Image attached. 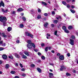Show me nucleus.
<instances>
[{
  "instance_id": "nucleus-33",
  "label": "nucleus",
  "mask_w": 78,
  "mask_h": 78,
  "mask_svg": "<svg viewBox=\"0 0 78 78\" xmlns=\"http://www.w3.org/2000/svg\"><path fill=\"white\" fill-rule=\"evenodd\" d=\"M41 58L42 59H43V60H44V59H45V57L44 56H41Z\"/></svg>"
},
{
  "instance_id": "nucleus-54",
  "label": "nucleus",
  "mask_w": 78,
  "mask_h": 78,
  "mask_svg": "<svg viewBox=\"0 0 78 78\" xmlns=\"http://www.w3.org/2000/svg\"><path fill=\"white\" fill-rule=\"evenodd\" d=\"M15 65L16 66V67H17V66H18V63H15Z\"/></svg>"
},
{
  "instance_id": "nucleus-13",
  "label": "nucleus",
  "mask_w": 78,
  "mask_h": 78,
  "mask_svg": "<svg viewBox=\"0 0 78 78\" xmlns=\"http://www.w3.org/2000/svg\"><path fill=\"white\" fill-rule=\"evenodd\" d=\"M27 46L28 48H31L32 47V46H31V44H27Z\"/></svg>"
},
{
  "instance_id": "nucleus-14",
  "label": "nucleus",
  "mask_w": 78,
  "mask_h": 78,
  "mask_svg": "<svg viewBox=\"0 0 78 78\" xmlns=\"http://www.w3.org/2000/svg\"><path fill=\"white\" fill-rule=\"evenodd\" d=\"M2 10L3 12L6 13L8 12V10H5L3 9H2Z\"/></svg>"
},
{
  "instance_id": "nucleus-2",
  "label": "nucleus",
  "mask_w": 78,
  "mask_h": 78,
  "mask_svg": "<svg viewBox=\"0 0 78 78\" xmlns=\"http://www.w3.org/2000/svg\"><path fill=\"white\" fill-rule=\"evenodd\" d=\"M25 35L27 36H29V37H30L32 38L33 37V35L32 34H30L29 32H25Z\"/></svg>"
},
{
  "instance_id": "nucleus-57",
  "label": "nucleus",
  "mask_w": 78,
  "mask_h": 78,
  "mask_svg": "<svg viewBox=\"0 0 78 78\" xmlns=\"http://www.w3.org/2000/svg\"><path fill=\"white\" fill-rule=\"evenodd\" d=\"M51 26L52 27H55V25H54L53 24H51Z\"/></svg>"
},
{
  "instance_id": "nucleus-45",
  "label": "nucleus",
  "mask_w": 78,
  "mask_h": 78,
  "mask_svg": "<svg viewBox=\"0 0 78 78\" xmlns=\"http://www.w3.org/2000/svg\"><path fill=\"white\" fill-rule=\"evenodd\" d=\"M38 55H39V56H41V53L40 52H38Z\"/></svg>"
},
{
  "instance_id": "nucleus-8",
  "label": "nucleus",
  "mask_w": 78,
  "mask_h": 78,
  "mask_svg": "<svg viewBox=\"0 0 78 78\" xmlns=\"http://www.w3.org/2000/svg\"><path fill=\"white\" fill-rule=\"evenodd\" d=\"M24 53L25 54V55H26L28 56H29V53H30V52L27 51H25L24 52Z\"/></svg>"
},
{
  "instance_id": "nucleus-38",
  "label": "nucleus",
  "mask_w": 78,
  "mask_h": 78,
  "mask_svg": "<svg viewBox=\"0 0 78 78\" xmlns=\"http://www.w3.org/2000/svg\"><path fill=\"white\" fill-rule=\"evenodd\" d=\"M5 49V48H2V47L0 48V51H2V50H3Z\"/></svg>"
},
{
  "instance_id": "nucleus-4",
  "label": "nucleus",
  "mask_w": 78,
  "mask_h": 78,
  "mask_svg": "<svg viewBox=\"0 0 78 78\" xmlns=\"http://www.w3.org/2000/svg\"><path fill=\"white\" fill-rule=\"evenodd\" d=\"M2 6H3V7H5V4L3 2V1H1V3H0V8Z\"/></svg>"
},
{
  "instance_id": "nucleus-53",
  "label": "nucleus",
  "mask_w": 78,
  "mask_h": 78,
  "mask_svg": "<svg viewBox=\"0 0 78 78\" xmlns=\"http://www.w3.org/2000/svg\"><path fill=\"white\" fill-rule=\"evenodd\" d=\"M57 55L58 56H59L60 55H61V54L60 53H58L57 54Z\"/></svg>"
},
{
  "instance_id": "nucleus-5",
  "label": "nucleus",
  "mask_w": 78,
  "mask_h": 78,
  "mask_svg": "<svg viewBox=\"0 0 78 78\" xmlns=\"http://www.w3.org/2000/svg\"><path fill=\"white\" fill-rule=\"evenodd\" d=\"M14 55L16 58H20V55L17 53L14 54Z\"/></svg>"
},
{
  "instance_id": "nucleus-49",
  "label": "nucleus",
  "mask_w": 78,
  "mask_h": 78,
  "mask_svg": "<svg viewBox=\"0 0 78 78\" xmlns=\"http://www.w3.org/2000/svg\"><path fill=\"white\" fill-rule=\"evenodd\" d=\"M21 71H23V72H24L25 70V69L24 68H22L21 69Z\"/></svg>"
},
{
  "instance_id": "nucleus-3",
  "label": "nucleus",
  "mask_w": 78,
  "mask_h": 78,
  "mask_svg": "<svg viewBox=\"0 0 78 78\" xmlns=\"http://www.w3.org/2000/svg\"><path fill=\"white\" fill-rule=\"evenodd\" d=\"M69 41H70V44H71L72 45H74V40L72 39H70Z\"/></svg>"
},
{
  "instance_id": "nucleus-6",
  "label": "nucleus",
  "mask_w": 78,
  "mask_h": 78,
  "mask_svg": "<svg viewBox=\"0 0 78 78\" xmlns=\"http://www.w3.org/2000/svg\"><path fill=\"white\" fill-rule=\"evenodd\" d=\"M60 67V71H62L63 69H66V67L64 66H61Z\"/></svg>"
},
{
  "instance_id": "nucleus-31",
  "label": "nucleus",
  "mask_w": 78,
  "mask_h": 78,
  "mask_svg": "<svg viewBox=\"0 0 78 78\" xmlns=\"http://www.w3.org/2000/svg\"><path fill=\"white\" fill-rule=\"evenodd\" d=\"M66 76H70L71 75V74H70L69 73H66Z\"/></svg>"
},
{
  "instance_id": "nucleus-56",
  "label": "nucleus",
  "mask_w": 78,
  "mask_h": 78,
  "mask_svg": "<svg viewBox=\"0 0 78 78\" xmlns=\"http://www.w3.org/2000/svg\"><path fill=\"white\" fill-rule=\"evenodd\" d=\"M44 45H45V44H41V46L42 47H44Z\"/></svg>"
},
{
  "instance_id": "nucleus-16",
  "label": "nucleus",
  "mask_w": 78,
  "mask_h": 78,
  "mask_svg": "<svg viewBox=\"0 0 78 78\" xmlns=\"http://www.w3.org/2000/svg\"><path fill=\"white\" fill-rule=\"evenodd\" d=\"M37 69L38 72H39V73H41V69L40 68H37Z\"/></svg>"
},
{
  "instance_id": "nucleus-44",
  "label": "nucleus",
  "mask_w": 78,
  "mask_h": 78,
  "mask_svg": "<svg viewBox=\"0 0 78 78\" xmlns=\"http://www.w3.org/2000/svg\"><path fill=\"white\" fill-rule=\"evenodd\" d=\"M49 75H51L52 76H53V74L51 73H49Z\"/></svg>"
},
{
  "instance_id": "nucleus-59",
  "label": "nucleus",
  "mask_w": 78,
  "mask_h": 78,
  "mask_svg": "<svg viewBox=\"0 0 78 78\" xmlns=\"http://www.w3.org/2000/svg\"><path fill=\"white\" fill-rule=\"evenodd\" d=\"M52 14L53 15V14H55V12L54 11H53L52 12Z\"/></svg>"
},
{
  "instance_id": "nucleus-24",
  "label": "nucleus",
  "mask_w": 78,
  "mask_h": 78,
  "mask_svg": "<svg viewBox=\"0 0 78 78\" xmlns=\"http://www.w3.org/2000/svg\"><path fill=\"white\" fill-rule=\"evenodd\" d=\"M37 18L38 19H41V15L38 16L37 17Z\"/></svg>"
},
{
  "instance_id": "nucleus-30",
  "label": "nucleus",
  "mask_w": 78,
  "mask_h": 78,
  "mask_svg": "<svg viewBox=\"0 0 78 78\" xmlns=\"http://www.w3.org/2000/svg\"><path fill=\"white\" fill-rule=\"evenodd\" d=\"M71 38L72 39H75V37L73 35H72L71 36Z\"/></svg>"
},
{
  "instance_id": "nucleus-35",
  "label": "nucleus",
  "mask_w": 78,
  "mask_h": 78,
  "mask_svg": "<svg viewBox=\"0 0 78 78\" xmlns=\"http://www.w3.org/2000/svg\"><path fill=\"white\" fill-rule=\"evenodd\" d=\"M62 3L64 5H67V3H66V2L64 1L62 2Z\"/></svg>"
},
{
  "instance_id": "nucleus-20",
  "label": "nucleus",
  "mask_w": 78,
  "mask_h": 78,
  "mask_svg": "<svg viewBox=\"0 0 78 78\" xmlns=\"http://www.w3.org/2000/svg\"><path fill=\"white\" fill-rule=\"evenodd\" d=\"M17 11L19 12V11H23V9L22 8H20V9H19L17 10Z\"/></svg>"
},
{
  "instance_id": "nucleus-23",
  "label": "nucleus",
  "mask_w": 78,
  "mask_h": 78,
  "mask_svg": "<svg viewBox=\"0 0 78 78\" xmlns=\"http://www.w3.org/2000/svg\"><path fill=\"white\" fill-rule=\"evenodd\" d=\"M2 36H3V37H7V36L6 35H5V33H3L2 34Z\"/></svg>"
},
{
  "instance_id": "nucleus-37",
  "label": "nucleus",
  "mask_w": 78,
  "mask_h": 78,
  "mask_svg": "<svg viewBox=\"0 0 78 78\" xmlns=\"http://www.w3.org/2000/svg\"><path fill=\"white\" fill-rule=\"evenodd\" d=\"M58 33V31L57 30H56L55 32H54V34L55 35H57V34Z\"/></svg>"
},
{
  "instance_id": "nucleus-21",
  "label": "nucleus",
  "mask_w": 78,
  "mask_h": 78,
  "mask_svg": "<svg viewBox=\"0 0 78 78\" xmlns=\"http://www.w3.org/2000/svg\"><path fill=\"white\" fill-rule=\"evenodd\" d=\"M22 58H23L24 59H27V57L25 55H23V56L22 57Z\"/></svg>"
},
{
  "instance_id": "nucleus-10",
  "label": "nucleus",
  "mask_w": 78,
  "mask_h": 78,
  "mask_svg": "<svg viewBox=\"0 0 78 78\" xmlns=\"http://www.w3.org/2000/svg\"><path fill=\"white\" fill-rule=\"evenodd\" d=\"M27 43H28V44L27 45H30L32 43L31 42V41L30 40H28L27 41Z\"/></svg>"
},
{
  "instance_id": "nucleus-25",
  "label": "nucleus",
  "mask_w": 78,
  "mask_h": 78,
  "mask_svg": "<svg viewBox=\"0 0 78 78\" xmlns=\"http://www.w3.org/2000/svg\"><path fill=\"white\" fill-rule=\"evenodd\" d=\"M3 25L4 26H6V21H5L3 22Z\"/></svg>"
},
{
  "instance_id": "nucleus-19",
  "label": "nucleus",
  "mask_w": 78,
  "mask_h": 78,
  "mask_svg": "<svg viewBox=\"0 0 78 78\" xmlns=\"http://www.w3.org/2000/svg\"><path fill=\"white\" fill-rule=\"evenodd\" d=\"M58 20V19H61L60 21H61V20H61V19H62V18H61V17L60 16H58V17H57L56 18Z\"/></svg>"
},
{
  "instance_id": "nucleus-29",
  "label": "nucleus",
  "mask_w": 78,
  "mask_h": 78,
  "mask_svg": "<svg viewBox=\"0 0 78 78\" xmlns=\"http://www.w3.org/2000/svg\"><path fill=\"white\" fill-rule=\"evenodd\" d=\"M72 28H73V27H72V26H69L68 27L69 29L70 30H71V29H72Z\"/></svg>"
},
{
  "instance_id": "nucleus-36",
  "label": "nucleus",
  "mask_w": 78,
  "mask_h": 78,
  "mask_svg": "<svg viewBox=\"0 0 78 78\" xmlns=\"http://www.w3.org/2000/svg\"><path fill=\"white\" fill-rule=\"evenodd\" d=\"M2 46H3V47H5V46H6V43H3L2 44Z\"/></svg>"
},
{
  "instance_id": "nucleus-46",
  "label": "nucleus",
  "mask_w": 78,
  "mask_h": 78,
  "mask_svg": "<svg viewBox=\"0 0 78 78\" xmlns=\"http://www.w3.org/2000/svg\"><path fill=\"white\" fill-rule=\"evenodd\" d=\"M20 66L21 67V68H23V65H22V64L20 63Z\"/></svg>"
},
{
  "instance_id": "nucleus-17",
  "label": "nucleus",
  "mask_w": 78,
  "mask_h": 78,
  "mask_svg": "<svg viewBox=\"0 0 78 78\" xmlns=\"http://www.w3.org/2000/svg\"><path fill=\"white\" fill-rule=\"evenodd\" d=\"M9 67V65L8 64H7L6 65V66H5V69H8Z\"/></svg>"
},
{
  "instance_id": "nucleus-43",
  "label": "nucleus",
  "mask_w": 78,
  "mask_h": 78,
  "mask_svg": "<svg viewBox=\"0 0 78 78\" xmlns=\"http://www.w3.org/2000/svg\"><path fill=\"white\" fill-rule=\"evenodd\" d=\"M38 12H41V10L40 9L38 8Z\"/></svg>"
},
{
  "instance_id": "nucleus-7",
  "label": "nucleus",
  "mask_w": 78,
  "mask_h": 78,
  "mask_svg": "<svg viewBox=\"0 0 78 78\" xmlns=\"http://www.w3.org/2000/svg\"><path fill=\"white\" fill-rule=\"evenodd\" d=\"M59 58L60 60H64V57L63 55H60Z\"/></svg>"
},
{
  "instance_id": "nucleus-55",
  "label": "nucleus",
  "mask_w": 78,
  "mask_h": 78,
  "mask_svg": "<svg viewBox=\"0 0 78 78\" xmlns=\"http://www.w3.org/2000/svg\"><path fill=\"white\" fill-rule=\"evenodd\" d=\"M26 76V75H25V74H22V76Z\"/></svg>"
},
{
  "instance_id": "nucleus-62",
  "label": "nucleus",
  "mask_w": 78,
  "mask_h": 78,
  "mask_svg": "<svg viewBox=\"0 0 78 78\" xmlns=\"http://www.w3.org/2000/svg\"><path fill=\"white\" fill-rule=\"evenodd\" d=\"M70 7V5H67V8H69Z\"/></svg>"
},
{
  "instance_id": "nucleus-1",
  "label": "nucleus",
  "mask_w": 78,
  "mask_h": 78,
  "mask_svg": "<svg viewBox=\"0 0 78 78\" xmlns=\"http://www.w3.org/2000/svg\"><path fill=\"white\" fill-rule=\"evenodd\" d=\"M7 20V19L5 17L1 16L0 17V21L1 22H4V21H6Z\"/></svg>"
},
{
  "instance_id": "nucleus-51",
  "label": "nucleus",
  "mask_w": 78,
  "mask_h": 78,
  "mask_svg": "<svg viewBox=\"0 0 78 78\" xmlns=\"http://www.w3.org/2000/svg\"><path fill=\"white\" fill-rule=\"evenodd\" d=\"M67 56H68V57H69V56H70V53H68L67 54Z\"/></svg>"
},
{
  "instance_id": "nucleus-58",
  "label": "nucleus",
  "mask_w": 78,
  "mask_h": 78,
  "mask_svg": "<svg viewBox=\"0 0 78 78\" xmlns=\"http://www.w3.org/2000/svg\"><path fill=\"white\" fill-rule=\"evenodd\" d=\"M47 36H49V37H50V34H47Z\"/></svg>"
},
{
  "instance_id": "nucleus-42",
  "label": "nucleus",
  "mask_w": 78,
  "mask_h": 78,
  "mask_svg": "<svg viewBox=\"0 0 78 78\" xmlns=\"http://www.w3.org/2000/svg\"><path fill=\"white\" fill-rule=\"evenodd\" d=\"M31 66L32 67L34 68V67H35V65H34V64H32L31 65Z\"/></svg>"
},
{
  "instance_id": "nucleus-63",
  "label": "nucleus",
  "mask_w": 78,
  "mask_h": 78,
  "mask_svg": "<svg viewBox=\"0 0 78 78\" xmlns=\"http://www.w3.org/2000/svg\"><path fill=\"white\" fill-rule=\"evenodd\" d=\"M16 42H17V43H19V40H16Z\"/></svg>"
},
{
  "instance_id": "nucleus-12",
  "label": "nucleus",
  "mask_w": 78,
  "mask_h": 78,
  "mask_svg": "<svg viewBox=\"0 0 78 78\" xmlns=\"http://www.w3.org/2000/svg\"><path fill=\"white\" fill-rule=\"evenodd\" d=\"M12 30V27H9L7 28V31H10Z\"/></svg>"
},
{
  "instance_id": "nucleus-47",
  "label": "nucleus",
  "mask_w": 78,
  "mask_h": 78,
  "mask_svg": "<svg viewBox=\"0 0 78 78\" xmlns=\"http://www.w3.org/2000/svg\"><path fill=\"white\" fill-rule=\"evenodd\" d=\"M44 15L45 16H48V14L47 13H44Z\"/></svg>"
},
{
  "instance_id": "nucleus-18",
  "label": "nucleus",
  "mask_w": 78,
  "mask_h": 78,
  "mask_svg": "<svg viewBox=\"0 0 78 78\" xmlns=\"http://www.w3.org/2000/svg\"><path fill=\"white\" fill-rule=\"evenodd\" d=\"M41 3H42V4H43V5H44V6H47V3H46L45 2H42Z\"/></svg>"
},
{
  "instance_id": "nucleus-60",
  "label": "nucleus",
  "mask_w": 78,
  "mask_h": 78,
  "mask_svg": "<svg viewBox=\"0 0 78 78\" xmlns=\"http://www.w3.org/2000/svg\"><path fill=\"white\" fill-rule=\"evenodd\" d=\"M51 52L53 53H55V51L53 50L51 51Z\"/></svg>"
},
{
  "instance_id": "nucleus-9",
  "label": "nucleus",
  "mask_w": 78,
  "mask_h": 78,
  "mask_svg": "<svg viewBox=\"0 0 78 78\" xmlns=\"http://www.w3.org/2000/svg\"><path fill=\"white\" fill-rule=\"evenodd\" d=\"M48 23H46L45 24H44V27L45 28H47L48 27Z\"/></svg>"
},
{
  "instance_id": "nucleus-52",
  "label": "nucleus",
  "mask_w": 78,
  "mask_h": 78,
  "mask_svg": "<svg viewBox=\"0 0 78 78\" xmlns=\"http://www.w3.org/2000/svg\"><path fill=\"white\" fill-rule=\"evenodd\" d=\"M34 50L35 51H36V52H37L38 51V50H36L34 49Z\"/></svg>"
},
{
  "instance_id": "nucleus-64",
  "label": "nucleus",
  "mask_w": 78,
  "mask_h": 78,
  "mask_svg": "<svg viewBox=\"0 0 78 78\" xmlns=\"http://www.w3.org/2000/svg\"><path fill=\"white\" fill-rule=\"evenodd\" d=\"M66 19H67V20H69V18L68 17H66Z\"/></svg>"
},
{
  "instance_id": "nucleus-32",
  "label": "nucleus",
  "mask_w": 78,
  "mask_h": 78,
  "mask_svg": "<svg viewBox=\"0 0 78 78\" xmlns=\"http://www.w3.org/2000/svg\"><path fill=\"white\" fill-rule=\"evenodd\" d=\"M66 27L65 26H63L62 27L63 30H66Z\"/></svg>"
},
{
  "instance_id": "nucleus-26",
  "label": "nucleus",
  "mask_w": 78,
  "mask_h": 78,
  "mask_svg": "<svg viewBox=\"0 0 78 78\" xmlns=\"http://www.w3.org/2000/svg\"><path fill=\"white\" fill-rule=\"evenodd\" d=\"M31 45H32V47H34V48H35V47H36V46H35V45L34 44V43H33L31 44Z\"/></svg>"
},
{
  "instance_id": "nucleus-50",
  "label": "nucleus",
  "mask_w": 78,
  "mask_h": 78,
  "mask_svg": "<svg viewBox=\"0 0 78 78\" xmlns=\"http://www.w3.org/2000/svg\"><path fill=\"white\" fill-rule=\"evenodd\" d=\"M12 14H16V12L15 11L12 12Z\"/></svg>"
},
{
  "instance_id": "nucleus-27",
  "label": "nucleus",
  "mask_w": 78,
  "mask_h": 78,
  "mask_svg": "<svg viewBox=\"0 0 78 78\" xmlns=\"http://www.w3.org/2000/svg\"><path fill=\"white\" fill-rule=\"evenodd\" d=\"M9 58H10V59H13V56L12 55H11L9 56Z\"/></svg>"
},
{
  "instance_id": "nucleus-22",
  "label": "nucleus",
  "mask_w": 78,
  "mask_h": 78,
  "mask_svg": "<svg viewBox=\"0 0 78 78\" xmlns=\"http://www.w3.org/2000/svg\"><path fill=\"white\" fill-rule=\"evenodd\" d=\"M65 32L66 33H69V31L67 29H65Z\"/></svg>"
},
{
  "instance_id": "nucleus-40",
  "label": "nucleus",
  "mask_w": 78,
  "mask_h": 78,
  "mask_svg": "<svg viewBox=\"0 0 78 78\" xmlns=\"http://www.w3.org/2000/svg\"><path fill=\"white\" fill-rule=\"evenodd\" d=\"M54 23H58V20H55L54 21Z\"/></svg>"
},
{
  "instance_id": "nucleus-61",
  "label": "nucleus",
  "mask_w": 78,
  "mask_h": 78,
  "mask_svg": "<svg viewBox=\"0 0 78 78\" xmlns=\"http://www.w3.org/2000/svg\"><path fill=\"white\" fill-rule=\"evenodd\" d=\"M71 8H72V9H73L75 7L74 6H72Z\"/></svg>"
},
{
  "instance_id": "nucleus-11",
  "label": "nucleus",
  "mask_w": 78,
  "mask_h": 78,
  "mask_svg": "<svg viewBox=\"0 0 78 78\" xmlns=\"http://www.w3.org/2000/svg\"><path fill=\"white\" fill-rule=\"evenodd\" d=\"M2 58L4 59H6L7 58V56L6 55H2Z\"/></svg>"
},
{
  "instance_id": "nucleus-15",
  "label": "nucleus",
  "mask_w": 78,
  "mask_h": 78,
  "mask_svg": "<svg viewBox=\"0 0 78 78\" xmlns=\"http://www.w3.org/2000/svg\"><path fill=\"white\" fill-rule=\"evenodd\" d=\"M23 27H24L23 24H21L19 26V27L20 28H23Z\"/></svg>"
},
{
  "instance_id": "nucleus-28",
  "label": "nucleus",
  "mask_w": 78,
  "mask_h": 78,
  "mask_svg": "<svg viewBox=\"0 0 78 78\" xmlns=\"http://www.w3.org/2000/svg\"><path fill=\"white\" fill-rule=\"evenodd\" d=\"M10 73H12V74H14L15 73H16V72L14 71H12Z\"/></svg>"
},
{
  "instance_id": "nucleus-39",
  "label": "nucleus",
  "mask_w": 78,
  "mask_h": 78,
  "mask_svg": "<svg viewBox=\"0 0 78 78\" xmlns=\"http://www.w3.org/2000/svg\"><path fill=\"white\" fill-rule=\"evenodd\" d=\"M48 47H47L45 48V51H48Z\"/></svg>"
},
{
  "instance_id": "nucleus-41",
  "label": "nucleus",
  "mask_w": 78,
  "mask_h": 78,
  "mask_svg": "<svg viewBox=\"0 0 78 78\" xmlns=\"http://www.w3.org/2000/svg\"><path fill=\"white\" fill-rule=\"evenodd\" d=\"M22 19L23 21H25L26 20V18L25 17H23Z\"/></svg>"
},
{
  "instance_id": "nucleus-48",
  "label": "nucleus",
  "mask_w": 78,
  "mask_h": 78,
  "mask_svg": "<svg viewBox=\"0 0 78 78\" xmlns=\"http://www.w3.org/2000/svg\"><path fill=\"white\" fill-rule=\"evenodd\" d=\"M73 73H76V70H75V69H73Z\"/></svg>"
},
{
  "instance_id": "nucleus-34",
  "label": "nucleus",
  "mask_w": 78,
  "mask_h": 78,
  "mask_svg": "<svg viewBox=\"0 0 78 78\" xmlns=\"http://www.w3.org/2000/svg\"><path fill=\"white\" fill-rule=\"evenodd\" d=\"M70 11H71V12H72V13H74L75 12L74 11V10H72V9H71L70 10Z\"/></svg>"
}]
</instances>
